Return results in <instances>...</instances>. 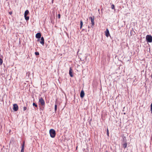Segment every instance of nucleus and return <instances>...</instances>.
I'll return each mask as SVG.
<instances>
[{"mask_svg":"<svg viewBox=\"0 0 152 152\" xmlns=\"http://www.w3.org/2000/svg\"><path fill=\"white\" fill-rule=\"evenodd\" d=\"M106 152H108L107 151H106Z\"/></svg>","mask_w":152,"mask_h":152,"instance_id":"cd10ccee","label":"nucleus"},{"mask_svg":"<svg viewBox=\"0 0 152 152\" xmlns=\"http://www.w3.org/2000/svg\"><path fill=\"white\" fill-rule=\"evenodd\" d=\"M27 109V107H23V111H25Z\"/></svg>","mask_w":152,"mask_h":152,"instance_id":"5701e85b","label":"nucleus"},{"mask_svg":"<svg viewBox=\"0 0 152 152\" xmlns=\"http://www.w3.org/2000/svg\"><path fill=\"white\" fill-rule=\"evenodd\" d=\"M35 54L36 56H38L39 55V53L38 52H35Z\"/></svg>","mask_w":152,"mask_h":152,"instance_id":"6ab92c4d","label":"nucleus"},{"mask_svg":"<svg viewBox=\"0 0 152 152\" xmlns=\"http://www.w3.org/2000/svg\"><path fill=\"white\" fill-rule=\"evenodd\" d=\"M123 142H124V143L123 144V147L124 148H125L127 147V144L126 141H125L124 140H123Z\"/></svg>","mask_w":152,"mask_h":152,"instance_id":"1a4fd4ad","label":"nucleus"},{"mask_svg":"<svg viewBox=\"0 0 152 152\" xmlns=\"http://www.w3.org/2000/svg\"><path fill=\"white\" fill-rule=\"evenodd\" d=\"M24 148H22L21 151V152H24Z\"/></svg>","mask_w":152,"mask_h":152,"instance_id":"412c9836","label":"nucleus"},{"mask_svg":"<svg viewBox=\"0 0 152 152\" xmlns=\"http://www.w3.org/2000/svg\"><path fill=\"white\" fill-rule=\"evenodd\" d=\"M2 63L3 60L1 58H0V65H2Z\"/></svg>","mask_w":152,"mask_h":152,"instance_id":"dca6fc26","label":"nucleus"},{"mask_svg":"<svg viewBox=\"0 0 152 152\" xmlns=\"http://www.w3.org/2000/svg\"><path fill=\"white\" fill-rule=\"evenodd\" d=\"M58 17L59 19L61 17V15L60 14H58Z\"/></svg>","mask_w":152,"mask_h":152,"instance_id":"b1692460","label":"nucleus"},{"mask_svg":"<svg viewBox=\"0 0 152 152\" xmlns=\"http://www.w3.org/2000/svg\"><path fill=\"white\" fill-rule=\"evenodd\" d=\"M89 19H90L91 22L92 26H91L92 27L94 26V16L92 17H90L89 18Z\"/></svg>","mask_w":152,"mask_h":152,"instance_id":"39448f33","label":"nucleus"},{"mask_svg":"<svg viewBox=\"0 0 152 152\" xmlns=\"http://www.w3.org/2000/svg\"><path fill=\"white\" fill-rule=\"evenodd\" d=\"M27 15H26V16H24L25 19L26 20H28L29 19V17L27 16Z\"/></svg>","mask_w":152,"mask_h":152,"instance_id":"4468645a","label":"nucleus"},{"mask_svg":"<svg viewBox=\"0 0 152 152\" xmlns=\"http://www.w3.org/2000/svg\"><path fill=\"white\" fill-rule=\"evenodd\" d=\"M151 109H152V103L151 104Z\"/></svg>","mask_w":152,"mask_h":152,"instance_id":"a878e982","label":"nucleus"},{"mask_svg":"<svg viewBox=\"0 0 152 152\" xmlns=\"http://www.w3.org/2000/svg\"><path fill=\"white\" fill-rule=\"evenodd\" d=\"M9 13L10 15H11L12 13V12H9Z\"/></svg>","mask_w":152,"mask_h":152,"instance_id":"393cba45","label":"nucleus"},{"mask_svg":"<svg viewBox=\"0 0 152 152\" xmlns=\"http://www.w3.org/2000/svg\"><path fill=\"white\" fill-rule=\"evenodd\" d=\"M57 105L56 104L55 106V112H56L57 110Z\"/></svg>","mask_w":152,"mask_h":152,"instance_id":"f3484780","label":"nucleus"},{"mask_svg":"<svg viewBox=\"0 0 152 152\" xmlns=\"http://www.w3.org/2000/svg\"><path fill=\"white\" fill-rule=\"evenodd\" d=\"M104 33L105 36L107 37H108L109 36H110V34L109 33V31L108 29L107 28L106 30L104 32Z\"/></svg>","mask_w":152,"mask_h":152,"instance_id":"0eeeda50","label":"nucleus"},{"mask_svg":"<svg viewBox=\"0 0 152 152\" xmlns=\"http://www.w3.org/2000/svg\"><path fill=\"white\" fill-rule=\"evenodd\" d=\"M85 95V93L83 90H81L80 94V96L81 98H83L84 97Z\"/></svg>","mask_w":152,"mask_h":152,"instance_id":"9b49d317","label":"nucleus"},{"mask_svg":"<svg viewBox=\"0 0 152 152\" xmlns=\"http://www.w3.org/2000/svg\"><path fill=\"white\" fill-rule=\"evenodd\" d=\"M107 136H108L109 135V131H108V129H107Z\"/></svg>","mask_w":152,"mask_h":152,"instance_id":"4be33fe9","label":"nucleus"},{"mask_svg":"<svg viewBox=\"0 0 152 152\" xmlns=\"http://www.w3.org/2000/svg\"><path fill=\"white\" fill-rule=\"evenodd\" d=\"M33 105L34 106H35L36 107H37V105L34 103H33Z\"/></svg>","mask_w":152,"mask_h":152,"instance_id":"a211bd4d","label":"nucleus"},{"mask_svg":"<svg viewBox=\"0 0 152 152\" xmlns=\"http://www.w3.org/2000/svg\"><path fill=\"white\" fill-rule=\"evenodd\" d=\"M147 41L149 42H152V37L150 35H147L146 37Z\"/></svg>","mask_w":152,"mask_h":152,"instance_id":"f03ea898","label":"nucleus"},{"mask_svg":"<svg viewBox=\"0 0 152 152\" xmlns=\"http://www.w3.org/2000/svg\"><path fill=\"white\" fill-rule=\"evenodd\" d=\"M151 113L152 114V109H151Z\"/></svg>","mask_w":152,"mask_h":152,"instance_id":"bb28decb","label":"nucleus"},{"mask_svg":"<svg viewBox=\"0 0 152 152\" xmlns=\"http://www.w3.org/2000/svg\"><path fill=\"white\" fill-rule=\"evenodd\" d=\"M29 13V12L28 10H26L24 13V16H26V15H27Z\"/></svg>","mask_w":152,"mask_h":152,"instance_id":"f8f14e48","label":"nucleus"},{"mask_svg":"<svg viewBox=\"0 0 152 152\" xmlns=\"http://www.w3.org/2000/svg\"><path fill=\"white\" fill-rule=\"evenodd\" d=\"M41 35L40 33H38L36 35V37L37 38L39 39L41 38Z\"/></svg>","mask_w":152,"mask_h":152,"instance_id":"9d476101","label":"nucleus"},{"mask_svg":"<svg viewBox=\"0 0 152 152\" xmlns=\"http://www.w3.org/2000/svg\"><path fill=\"white\" fill-rule=\"evenodd\" d=\"M13 109L15 111H16L18 110V107L17 104H13Z\"/></svg>","mask_w":152,"mask_h":152,"instance_id":"20e7f679","label":"nucleus"},{"mask_svg":"<svg viewBox=\"0 0 152 152\" xmlns=\"http://www.w3.org/2000/svg\"><path fill=\"white\" fill-rule=\"evenodd\" d=\"M49 133L50 137L52 138H54L56 136V132L53 129H51L50 130Z\"/></svg>","mask_w":152,"mask_h":152,"instance_id":"f257e3e1","label":"nucleus"},{"mask_svg":"<svg viewBox=\"0 0 152 152\" xmlns=\"http://www.w3.org/2000/svg\"><path fill=\"white\" fill-rule=\"evenodd\" d=\"M40 40V43L42 44L43 45L45 43L44 39V37H42L41 38V39H38V41H39Z\"/></svg>","mask_w":152,"mask_h":152,"instance_id":"423d86ee","label":"nucleus"},{"mask_svg":"<svg viewBox=\"0 0 152 152\" xmlns=\"http://www.w3.org/2000/svg\"><path fill=\"white\" fill-rule=\"evenodd\" d=\"M24 142H23V144L22 145V148H24Z\"/></svg>","mask_w":152,"mask_h":152,"instance_id":"aec40b11","label":"nucleus"},{"mask_svg":"<svg viewBox=\"0 0 152 152\" xmlns=\"http://www.w3.org/2000/svg\"><path fill=\"white\" fill-rule=\"evenodd\" d=\"M83 25V23L82 20L80 21V28L81 29Z\"/></svg>","mask_w":152,"mask_h":152,"instance_id":"ddd939ff","label":"nucleus"},{"mask_svg":"<svg viewBox=\"0 0 152 152\" xmlns=\"http://www.w3.org/2000/svg\"><path fill=\"white\" fill-rule=\"evenodd\" d=\"M69 74L70 76L71 77H72L73 76V70L71 67H70Z\"/></svg>","mask_w":152,"mask_h":152,"instance_id":"6e6552de","label":"nucleus"},{"mask_svg":"<svg viewBox=\"0 0 152 152\" xmlns=\"http://www.w3.org/2000/svg\"><path fill=\"white\" fill-rule=\"evenodd\" d=\"M111 8L112 9H114L115 8V6L113 4H112L111 6Z\"/></svg>","mask_w":152,"mask_h":152,"instance_id":"2eb2a0df","label":"nucleus"},{"mask_svg":"<svg viewBox=\"0 0 152 152\" xmlns=\"http://www.w3.org/2000/svg\"><path fill=\"white\" fill-rule=\"evenodd\" d=\"M39 102L42 106H44L45 105V101L42 97H40L39 99Z\"/></svg>","mask_w":152,"mask_h":152,"instance_id":"7ed1b4c3","label":"nucleus"}]
</instances>
